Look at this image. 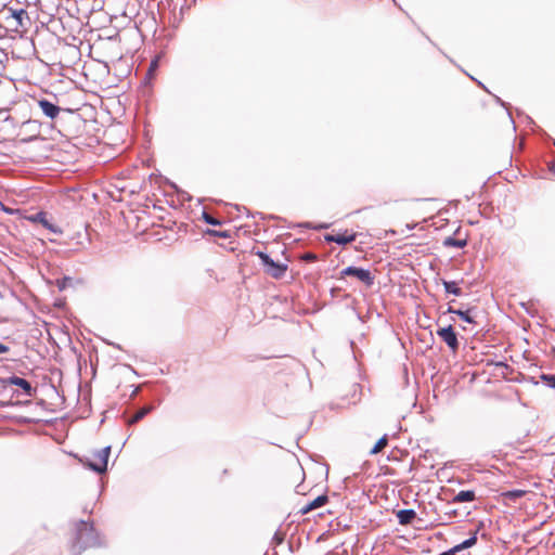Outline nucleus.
I'll list each match as a JSON object with an SVG mask.
<instances>
[{
	"instance_id": "20e7f679",
	"label": "nucleus",
	"mask_w": 555,
	"mask_h": 555,
	"mask_svg": "<svg viewBox=\"0 0 555 555\" xmlns=\"http://www.w3.org/2000/svg\"><path fill=\"white\" fill-rule=\"evenodd\" d=\"M437 335L447 344V346L452 350L456 351L459 348V340L456 334L451 325L447 327L439 328L437 331Z\"/></svg>"
},
{
	"instance_id": "4468645a",
	"label": "nucleus",
	"mask_w": 555,
	"mask_h": 555,
	"mask_svg": "<svg viewBox=\"0 0 555 555\" xmlns=\"http://www.w3.org/2000/svg\"><path fill=\"white\" fill-rule=\"evenodd\" d=\"M526 493H527L526 490L517 489V490H509V491L502 492L501 495L505 500L515 502L516 500L522 498Z\"/></svg>"
},
{
	"instance_id": "6ab92c4d",
	"label": "nucleus",
	"mask_w": 555,
	"mask_h": 555,
	"mask_svg": "<svg viewBox=\"0 0 555 555\" xmlns=\"http://www.w3.org/2000/svg\"><path fill=\"white\" fill-rule=\"evenodd\" d=\"M152 410V406H144L137 411L134 415L129 420V424H134L141 421L145 415H147Z\"/></svg>"
},
{
	"instance_id": "412c9836",
	"label": "nucleus",
	"mask_w": 555,
	"mask_h": 555,
	"mask_svg": "<svg viewBox=\"0 0 555 555\" xmlns=\"http://www.w3.org/2000/svg\"><path fill=\"white\" fill-rule=\"evenodd\" d=\"M387 442L388 439L387 436L385 435L375 443V446L371 450V454H377L378 452H380L387 446Z\"/></svg>"
},
{
	"instance_id": "5701e85b",
	"label": "nucleus",
	"mask_w": 555,
	"mask_h": 555,
	"mask_svg": "<svg viewBox=\"0 0 555 555\" xmlns=\"http://www.w3.org/2000/svg\"><path fill=\"white\" fill-rule=\"evenodd\" d=\"M204 220L208 224L218 225L220 222L214 218L212 216L208 215L207 212H204Z\"/></svg>"
},
{
	"instance_id": "aec40b11",
	"label": "nucleus",
	"mask_w": 555,
	"mask_h": 555,
	"mask_svg": "<svg viewBox=\"0 0 555 555\" xmlns=\"http://www.w3.org/2000/svg\"><path fill=\"white\" fill-rule=\"evenodd\" d=\"M444 245L446 246H453V247H457V248H463L466 245V241L465 240H456V238H453V237H447L444 240Z\"/></svg>"
},
{
	"instance_id": "dca6fc26",
	"label": "nucleus",
	"mask_w": 555,
	"mask_h": 555,
	"mask_svg": "<svg viewBox=\"0 0 555 555\" xmlns=\"http://www.w3.org/2000/svg\"><path fill=\"white\" fill-rule=\"evenodd\" d=\"M35 221H38L40 222L46 229L52 231V232H56V229L53 227V224L48 220L47 218V214L46 212H38L36 214L35 218H34Z\"/></svg>"
},
{
	"instance_id": "a211bd4d",
	"label": "nucleus",
	"mask_w": 555,
	"mask_h": 555,
	"mask_svg": "<svg viewBox=\"0 0 555 555\" xmlns=\"http://www.w3.org/2000/svg\"><path fill=\"white\" fill-rule=\"evenodd\" d=\"M477 542V537L476 534H474L473 537H470L469 539L463 541L462 543L453 546L452 548L454 550L455 554L463 551V550H466V548H469L472 547L473 545H475Z\"/></svg>"
},
{
	"instance_id": "b1692460",
	"label": "nucleus",
	"mask_w": 555,
	"mask_h": 555,
	"mask_svg": "<svg viewBox=\"0 0 555 555\" xmlns=\"http://www.w3.org/2000/svg\"><path fill=\"white\" fill-rule=\"evenodd\" d=\"M9 351V347L0 343V354Z\"/></svg>"
},
{
	"instance_id": "9b49d317",
	"label": "nucleus",
	"mask_w": 555,
	"mask_h": 555,
	"mask_svg": "<svg viewBox=\"0 0 555 555\" xmlns=\"http://www.w3.org/2000/svg\"><path fill=\"white\" fill-rule=\"evenodd\" d=\"M11 16L16 24L14 30H17L20 27H24V20H28L27 11L24 9L11 10Z\"/></svg>"
},
{
	"instance_id": "9d476101",
	"label": "nucleus",
	"mask_w": 555,
	"mask_h": 555,
	"mask_svg": "<svg viewBox=\"0 0 555 555\" xmlns=\"http://www.w3.org/2000/svg\"><path fill=\"white\" fill-rule=\"evenodd\" d=\"M287 469L295 475V480H302L305 473L301 465L292 455H288Z\"/></svg>"
},
{
	"instance_id": "393cba45",
	"label": "nucleus",
	"mask_w": 555,
	"mask_h": 555,
	"mask_svg": "<svg viewBox=\"0 0 555 555\" xmlns=\"http://www.w3.org/2000/svg\"><path fill=\"white\" fill-rule=\"evenodd\" d=\"M439 555H455V552H454V550H453V548H450V550H448L447 552H443V553H441V554H439Z\"/></svg>"
},
{
	"instance_id": "7ed1b4c3",
	"label": "nucleus",
	"mask_w": 555,
	"mask_h": 555,
	"mask_svg": "<svg viewBox=\"0 0 555 555\" xmlns=\"http://www.w3.org/2000/svg\"><path fill=\"white\" fill-rule=\"evenodd\" d=\"M341 276H354L359 281L363 282L366 286H372L374 284V276L372 273L362 268L357 267H347L340 272Z\"/></svg>"
},
{
	"instance_id": "423d86ee",
	"label": "nucleus",
	"mask_w": 555,
	"mask_h": 555,
	"mask_svg": "<svg viewBox=\"0 0 555 555\" xmlns=\"http://www.w3.org/2000/svg\"><path fill=\"white\" fill-rule=\"evenodd\" d=\"M258 257L261 259V262L264 267H267V272L272 276L278 279V262H275L272 258H270L266 253L258 250Z\"/></svg>"
},
{
	"instance_id": "f03ea898",
	"label": "nucleus",
	"mask_w": 555,
	"mask_h": 555,
	"mask_svg": "<svg viewBox=\"0 0 555 555\" xmlns=\"http://www.w3.org/2000/svg\"><path fill=\"white\" fill-rule=\"evenodd\" d=\"M109 453H111V447L107 446V447L94 452L93 461H88L85 463V465L98 474H103L107 469V462H108Z\"/></svg>"
},
{
	"instance_id": "f8f14e48",
	"label": "nucleus",
	"mask_w": 555,
	"mask_h": 555,
	"mask_svg": "<svg viewBox=\"0 0 555 555\" xmlns=\"http://www.w3.org/2000/svg\"><path fill=\"white\" fill-rule=\"evenodd\" d=\"M416 513L413 509H401L397 513L400 525H409L415 518Z\"/></svg>"
},
{
	"instance_id": "f3484780",
	"label": "nucleus",
	"mask_w": 555,
	"mask_h": 555,
	"mask_svg": "<svg viewBox=\"0 0 555 555\" xmlns=\"http://www.w3.org/2000/svg\"><path fill=\"white\" fill-rule=\"evenodd\" d=\"M442 284L447 293L453 294L455 296L462 295V289L457 286L455 281H443Z\"/></svg>"
},
{
	"instance_id": "6e6552de",
	"label": "nucleus",
	"mask_w": 555,
	"mask_h": 555,
	"mask_svg": "<svg viewBox=\"0 0 555 555\" xmlns=\"http://www.w3.org/2000/svg\"><path fill=\"white\" fill-rule=\"evenodd\" d=\"M327 501H328L327 495H319L318 498H315L311 502H308L307 504H305L300 508V513L302 515H306V514L310 513L311 511H314V509L325 505L327 503Z\"/></svg>"
},
{
	"instance_id": "4be33fe9",
	"label": "nucleus",
	"mask_w": 555,
	"mask_h": 555,
	"mask_svg": "<svg viewBox=\"0 0 555 555\" xmlns=\"http://www.w3.org/2000/svg\"><path fill=\"white\" fill-rule=\"evenodd\" d=\"M541 378L546 383L548 387L555 389V375L543 374Z\"/></svg>"
},
{
	"instance_id": "0eeeda50",
	"label": "nucleus",
	"mask_w": 555,
	"mask_h": 555,
	"mask_svg": "<svg viewBox=\"0 0 555 555\" xmlns=\"http://www.w3.org/2000/svg\"><path fill=\"white\" fill-rule=\"evenodd\" d=\"M356 240V234L354 233H339V234H327L325 236V241L327 242H334V243H337L339 245H346L348 243H351Z\"/></svg>"
},
{
	"instance_id": "ddd939ff",
	"label": "nucleus",
	"mask_w": 555,
	"mask_h": 555,
	"mask_svg": "<svg viewBox=\"0 0 555 555\" xmlns=\"http://www.w3.org/2000/svg\"><path fill=\"white\" fill-rule=\"evenodd\" d=\"M476 495L472 490H462L453 499L455 503L473 502Z\"/></svg>"
},
{
	"instance_id": "cd10ccee",
	"label": "nucleus",
	"mask_w": 555,
	"mask_h": 555,
	"mask_svg": "<svg viewBox=\"0 0 555 555\" xmlns=\"http://www.w3.org/2000/svg\"><path fill=\"white\" fill-rule=\"evenodd\" d=\"M279 269H280V274H281L283 271H285V270H286V266H282V264L280 263Z\"/></svg>"
},
{
	"instance_id": "a878e982",
	"label": "nucleus",
	"mask_w": 555,
	"mask_h": 555,
	"mask_svg": "<svg viewBox=\"0 0 555 555\" xmlns=\"http://www.w3.org/2000/svg\"><path fill=\"white\" fill-rule=\"evenodd\" d=\"M305 259H306V260H314V259H315V256H314L313 254H307V255L305 256Z\"/></svg>"
},
{
	"instance_id": "f257e3e1",
	"label": "nucleus",
	"mask_w": 555,
	"mask_h": 555,
	"mask_svg": "<svg viewBox=\"0 0 555 555\" xmlns=\"http://www.w3.org/2000/svg\"><path fill=\"white\" fill-rule=\"evenodd\" d=\"M101 545V538L92 524L80 520L75 525V540L70 546L72 555H80L88 547Z\"/></svg>"
},
{
	"instance_id": "2eb2a0df",
	"label": "nucleus",
	"mask_w": 555,
	"mask_h": 555,
	"mask_svg": "<svg viewBox=\"0 0 555 555\" xmlns=\"http://www.w3.org/2000/svg\"><path fill=\"white\" fill-rule=\"evenodd\" d=\"M449 313H454L459 315L463 321L467 323H474L473 318L470 317V310H461V309H453L452 307L448 308Z\"/></svg>"
},
{
	"instance_id": "c85d7f7f",
	"label": "nucleus",
	"mask_w": 555,
	"mask_h": 555,
	"mask_svg": "<svg viewBox=\"0 0 555 555\" xmlns=\"http://www.w3.org/2000/svg\"><path fill=\"white\" fill-rule=\"evenodd\" d=\"M156 66H157V61H153V62L151 63V69H153V68H154V67H156Z\"/></svg>"
},
{
	"instance_id": "bb28decb",
	"label": "nucleus",
	"mask_w": 555,
	"mask_h": 555,
	"mask_svg": "<svg viewBox=\"0 0 555 555\" xmlns=\"http://www.w3.org/2000/svg\"><path fill=\"white\" fill-rule=\"evenodd\" d=\"M272 541L278 542V530L273 533Z\"/></svg>"
},
{
	"instance_id": "39448f33",
	"label": "nucleus",
	"mask_w": 555,
	"mask_h": 555,
	"mask_svg": "<svg viewBox=\"0 0 555 555\" xmlns=\"http://www.w3.org/2000/svg\"><path fill=\"white\" fill-rule=\"evenodd\" d=\"M38 106L40 107V109L42 111L44 116H47L48 118H50L52 120L59 116V114L62 109L60 106L50 102L47 99L38 100Z\"/></svg>"
},
{
	"instance_id": "1a4fd4ad",
	"label": "nucleus",
	"mask_w": 555,
	"mask_h": 555,
	"mask_svg": "<svg viewBox=\"0 0 555 555\" xmlns=\"http://www.w3.org/2000/svg\"><path fill=\"white\" fill-rule=\"evenodd\" d=\"M9 384L22 388L24 390L25 395H27L29 397H31L34 393V389H33L30 383L27 379L22 378L20 376H11L9 378Z\"/></svg>"
}]
</instances>
